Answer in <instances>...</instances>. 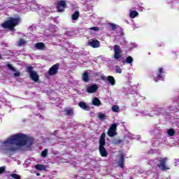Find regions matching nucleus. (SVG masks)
I'll return each instance as SVG.
<instances>
[{
	"instance_id": "obj_1",
	"label": "nucleus",
	"mask_w": 179,
	"mask_h": 179,
	"mask_svg": "<svg viewBox=\"0 0 179 179\" xmlns=\"http://www.w3.org/2000/svg\"><path fill=\"white\" fill-rule=\"evenodd\" d=\"M26 145H33V139L24 134H17L3 142V150L5 152H15L19 150L17 146H26Z\"/></svg>"
},
{
	"instance_id": "obj_2",
	"label": "nucleus",
	"mask_w": 179,
	"mask_h": 179,
	"mask_svg": "<svg viewBox=\"0 0 179 179\" xmlns=\"http://www.w3.org/2000/svg\"><path fill=\"white\" fill-rule=\"evenodd\" d=\"M99 155L101 157H107L108 156V151L106 149V133L101 134L99 141Z\"/></svg>"
},
{
	"instance_id": "obj_3",
	"label": "nucleus",
	"mask_w": 179,
	"mask_h": 179,
	"mask_svg": "<svg viewBox=\"0 0 179 179\" xmlns=\"http://www.w3.org/2000/svg\"><path fill=\"white\" fill-rule=\"evenodd\" d=\"M19 23H20V17H11L4 23L1 24V27H3V29H9V30H13L15 26H17Z\"/></svg>"
},
{
	"instance_id": "obj_4",
	"label": "nucleus",
	"mask_w": 179,
	"mask_h": 179,
	"mask_svg": "<svg viewBox=\"0 0 179 179\" xmlns=\"http://www.w3.org/2000/svg\"><path fill=\"white\" fill-rule=\"evenodd\" d=\"M156 169H159L161 171H169L170 166L167 165L168 157H161L156 159Z\"/></svg>"
},
{
	"instance_id": "obj_5",
	"label": "nucleus",
	"mask_w": 179,
	"mask_h": 179,
	"mask_svg": "<svg viewBox=\"0 0 179 179\" xmlns=\"http://www.w3.org/2000/svg\"><path fill=\"white\" fill-rule=\"evenodd\" d=\"M15 8V9H17L18 12H20L22 10H24L25 9H37V8H38V6L34 3L27 6V4L24 3L19 4L18 6H16Z\"/></svg>"
},
{
	"instance_id": "obj_6",
	"label": "nucleus",
	"mask_w": 179,
	"mask_h": 179,
	"mask_svg": "<svg viewBox=\"0 0 179 179\" xmlns=\"http://www.w3.org/2000/svg\"><path fill=\"white\" fill-rule=\"evenodd\" d=\"M115 59H121L122 58V50L118 45H115L113 48Z\"/></svg>"
},
{
	"instance_id": "obj_7",
	"label": "nucleus",
	"mask_w": 179,
	"mask_h": 179,
	"mask_svg": "<svg viewBox=\"0 0 179 179\" xmlns=\"http://www.w3.org/2000/svg\"><path fill=\"white\" fill-rule=\"evenodd\" d=\"M155 82H159V80H164V71L163 68H159L157 72V76L154 78Z\"/></svg>"
},
{
	"instance_id": "obj_8",
	"label": "nucleus",
	"mask_w": 179,
	"mask_h": 179,
	"mask_svg": "<svg viewBox=\"0 0 179 179\" xmlns=\"http://www.w3.org/2000/svg\"><path fill=\"white\" fill-rule=\"evenodd\" d=\"M117 124L113 123L110 127L109 128L108 131V136L113 137V136H115V135H117Z\"/></svg>"
},
{
	"instance_id": "obj_9",
	"label": "nucleus",
	"mask_w": 179,
	"mask_h": 179,
	"mask_svg": "<svg viewBox=\"0 0 179 179\" xmlns=\"http://www.w3.org/2000/svg\"><path fill=\"white\" fill-rule=\"evenodd\" d=\"M101 79L104 81L108 80V82L110 83L111 86H115V79H114V77L111 76H101Z\"/></svg>"
},
{
	"instance_id": "obj_10",
	"label": "nucleus",
	"mask_w": 179,
	"mask_h": 179,
	"mask_svg": "<svg viewBox=\"0 0 179 179\" xmlns=\"http://www.w3.org/2000/svg\"><path fill=\"white\" fill-rule=\"evenodd\" d=\"M57 8L59 12H64V10H65V8H66V1H58Z\"/></svg>"
},
{
	"instance_id": "obj_11",
	"label": "nucleus",
	"mask_w": 179,
	"mask_h": 179,
	"mask_svg": "<svg viewBox=\"0 0 179 179\" xmlns=\"http://www.w3.org/2000/svg\"><path fill=\"white\" fill-rule=\"evenodd\" d=\"M59 69V64H56L53 65L48 71V74L50 75V76H52L58 73V69Z\"/></svg>"
},
{
	"instance_id": "obj_12",
	"label": "nucleus",
	"mask_w": 179,
	"mask_h": 179,
	"mask_svg": "<svg viewBox=\"0 0 179 179\" xmlns=\"http://www.w3.org/2000/svg\"><path fill=\"white\" fill-rule=\"evenodd\" d=\"M99 90L97 85H87L85 90L87 93H96Z\"/></svg>"
},
{
	"instance_id": "obj_13",
	"label": "nucleus",
	"mask_w": 179,
	"mask_h": 179,
	"mask_svg": "<svg viewBox=\"0 0 179 179\" xmlns=\"http://www.w3.org/2000/svg\"><path fill=\"white\" fill-rule=\"evenodd\" d=\"M117 165L120 169H125V155L124 154L120 155V159L117 161Z\"/></svg>"
},
{
	"instance_id": "obj_14",
	"label": "nucleus",
	"mask_w": 179,
	"mask_h": 179,
	"mask_svg": "<svg viewBox=\"0 0 179 179\" xmlns=\"http://www.w3.org/2000/svg\"><path fill=\"white\" fill-rule=\"evenodd\" d=\"M88 45L90 47H92V48H99V47H100V41L96 39H90Z\"/></svg>"
},
{
	"instance_id": "obj_15",
	"label": "nucleus",
	"mask_w": 179,
	"mask_h": 179,
	"mask_svg": "<svg viewBox=\"0 0 179 179\" xmlns=\"http://www.w3.org/2000/svg\"><path fill=\"white\" fill-rule=\"evenodd\" d=\"M29 76L34 82H38V74H37L36 71L31 72V74H29Z\"/></svg>"
},
{
	"instance_id": "obj_16",
	"label": "nucleus",
	"mask_w": 179,
	"mask_h": 179,
	"mask_svg": "<svg viewBox=\"0 0 179 179\" xmlns=\"http://www.w3.org/2000/svg\"><path fill=\"white\" fill-rule=\"evenodd\" d=\"M78 106L83 110H85V111H89L90 107H89V106H87V103H85L83 101H80V102H79Z\"/></svg>"
},
{
	"instance_id": "obj_17",
	"label": "nucleus",
	"mask_w": 179,
	"mask_h": 179,
	"mask_svg": "<svg viewBox=\"0 0 179 179\" xmlns=\"http://www.w3.org/2000/svg\"><path fill=\"white\" fill-rule=\"evenodd\" d=\"M92 103L93 104V106H101V101H100V99H99V98L97 97H94L92 99Z\"/></svg>"
},
{
	"instance_id": "obj_18",
	"label": "nucleus",
	"mask_w": 179,
	"mask_h": 179,
	"mask_svg": "<svg viewBox=\"0 0 179 179\" xmlns=\"http://www.w3.org/2000/svg\"><path fill=\"white\" fill-rule=\"evenodd\" d=\"M36 50H45V45L43 43H38L35 44Z\"/></svg>"
},
{
	"instance_id": "obj_19",
	"label": "nucleus",
	"mask_w": 179,
	"mask_h": 179,
	"mask_svg": "<svg viewBox=\"0 0 179 179\" xmlns=\"http://www.w3.org/2000/svg\"><path fill=\"white\" fill-rule=\"evenodd\" d=\"M35 169H36V170H39V171H43L45 170V166L38 164L35 166Z\"/></svg>"
},
{
	"instance_id": "obj_20",
	"label": "nucleus",
	"mask_w": 179,
	"mask_h": 179,
	"mask_svg": "<svg viewBox=\"0 0 179 179\" xmlns=\"http://www.w3.org/2000/svg\"><path fill=\"white\" fill-rule=\"evenodd\" d=\"M72 20H78L79 19V11H76L71 17Z\"/></svg>"
},
{
	"instance_id": "obj_21",
	"label": "nucleus",
	"mask_w": 179,
	"mask_h": 179,
	"mask_svg": "<svg viewBox=\"0 0 179 179\" xmlns=\"http://www.w3.org/2000/svg\"><path fill=\"white\" fill-rule=\"evenodd\" d=\"M138 15H139V13H138V12H136L135 10H132L130 12L129 16H130V17H131V19H134V17H136V16H138Z\"/></svg>"
},
{
	"instance_id": "obj_22",
	"label": "nucleus",
	"mask_w": 179,
	"mask_h": 179,
	"mask_svg": "<svg viewBox=\"0 0 179 179\" xmlns=\"http://www.w3.org/2000/svg\"><path fill=\"white\" fill-rule=\"evenodd\" d=\"M83 80L84 82H89V73L87 72L83 73Z\"/></svg>"
},
{
	"instance_id": "obj_23",
	"label": "nucleus",
	"mask_w": 179,
	"mask_h": 179,
	"mask_svg": "<svg viewBox=\"0 0 179 179\" xmlns=\"http://www.w3.org/2000/svg\"><path fill=\"white\" fill-rule=\"evenodd\" d=\"M167 134L169 136H174L176 135V131L173 129H169L167 131Z\"/></svg>"
},
{
	"instance_id": "obj_24",
	"label": "nucleus",
	"mask_w": 179,
	"mask_h": 179,
	"mask_svg": "<svg viewBox=\"0 0 179 179\" xmlns=\"http://www.w3.org/2000/svg\"><path fill=\"white\" fill-rule=\"evenodd\" d=\"M112 111H113V113H118L120 111V106H118L117 105L113 106Z\"/></svg>"
},
{
	"instance_id": "obj_25",
	"label": "nucleus",
	"mask_w": 179,
	"mask_h": 179,
	"mask_svg": "<svg viewBox=\"0 0 179 179\" xmlns=\"http://www.w3.org/2000/svg\"><path fill=\"white\" fill-rule=\"evenodd\" d=\"M126 62L127 64H131L132 62H134V58H132V57L129 56L126 58Z\"/></svg>"
},
{
	"instance_id": "obj_26",
	"label": "nucleus",
	"mask_w": 179,
	"mask_h": 179,
	"mask_svg": "<svg viewBox=\"0 0 179 179\" xmlns=\"http://www.w3.org/2000/svg\"><path fill=\"white\" fill-rule=\"evenodd\" d=\"M115 71L116 73H122V69H121V67H120V66H115Z\"/></svg>"
},
{
	"instance_id": "obj_27",
	"label": "nucleus",
	"mask_w": 179,
	"mask_h": 179,
	"mask_svg": "<svg viewBox=\"0 0 179 179\" xmlns=\"http://www.w3.org/2000/svg\"><path fill=\"white\" fill-rule=\"evenodd\" d=\"M9 176L10 177H12V178H14V179H20V176H19L17 173H11Z\"/></svg>"
},
{
	"instance_id": "obj_28",
	"label": "nucleus",
	"mask_w": 179,
	"mask_h": 179,
	"mask_svg": "<svg viewBox=\"0 0 179 179\" xmlns=\"http://www.w3.org/2000/svg\"><path fill=\"white\" fill-rule=\"evenodd\" d=\"M98 117L99 120H106V117H107V115L104 113H100Z\"/></svg>"
},
{
	"instance_id": "obj_29",
	"label": "nucleus",
	"mask_w": 179,
	"mask_h": 179,
	"mask_svg": "<svg viewBox=\"0 0 179 179\" xmlns=\"http://www.w3.org/2000/svg\"><path fill=\"white\" fill-rule=\"evenodd\" d=\"M48 153V150L45 149V150L41 152V156H42V157H47Z\"/></svg>"
},
{
	"instance_id": "obj_30",
	"label": "nucleus",
	"mask_w": 179,
	"mask_h": 179,
	"mask_svg": "<svg viewBox=\"0 0 179 179\" xmlns=\"http://www.w3.org/2000/svg\"><path fill=\"white\" fill-rule=\"evenodd\" d=\"M26 44V41H24V39H20L18 41V45H24Z\"/></svg>"
},
{
	"instance_id": "obj_31",
	"label": "nucleus",
	"mask_w": 179,
	"mask_h": 179,
	"mask_svg": "<svg viewBox=\"0 0 179 179\" xmlns=\"http://www.w3.org/2000/svg\"><path fill=\"white\" fill-rule=\"evenodd\" d=\"M7 66L8 69L13 71V72H16V69L13 68V66H12V64H8Z\"/></svg>"
},
{
	"instance_id": "obj_32",
	"label": "nucleus",
	"mask_w": 179,
	"mask_h": 179,
	"mask_svg": "<svg viewBox=\"0 0 179 179\" xmlns=\"http://www.w3.org/2000/svg\"><path fill=\"white\" fill-rule=\"evenodd\" d=\"M110 27L112 29V30H117V28L118 26L114 24H110Z\"/></svg>"
},
{
	"instance_id": "obj_33",
	"label": "nucleus",
	"mask_w": 179,
	"mask_h": 179,
	"mask_svg": "<svg viewBox=\"0 0 179 179\" xmlns=\"http://www.w3.org/2000/svg\"><path fill=\"white\" fill-rule=\"evenodd\" d=\"M5 170H6V166L0 167V174H3V173H5Z\"/></svg>"
},
{
	"instance_id": "obj_34",
	"label": "nucleus",
	"mask_w": 179,
	"mask_h": 179,
	"mask_svg": "<svg viewBox=\"0 0 179 179\" xmlns=\"http://www.w3.org/2000/svg\"><path fill=\"white\" fill-rule=\"evenodd\" d=\"M89 30H94V31H99V27H93L89 29Z\"/></svg>"
},
{
	"instance_id": "obj_35",
	"label": "nucleus",
	"mask_w": 179,
	"mask_h": 179,
	"mask_svg": "<svg viewBox=\"0 0 179 179\" xmlns=\"http://www.w3.org/2000/svg\"><path fill=\"white\" fill-rule=\"evenodd\" d=\"M32 70H33V67L32 66H28L27 67V72L29 73V75L31 74V72H34Z\"/></svg>"
},
{
	"instance_id": "obj_36",
	"label": "nucleus",
	"mask_w": 179,
	"mask_h": 179,
	"mask_svg": "<svg viewBox=\"0 0 179 179\" xmlns=\"http://www.w3.org/2000/svg\"><path fill=\"white\" fill-rule=\"evenodd\" d=\"M66 113H73V109H72L71 108H66Z\"/></svg>"
},
{
	"instance_id": "obj_37",
	"label": "nucleus",
	"mask_w": 179,
	"mask_h": 179,
	"mask_svg": "<svg viewBox=\"0 0 179 179\" xmlns=\"http://www.w3.org/2000/svg\"><path fill=\"white\" fill-rule=\"evenodd\" d=\"M14 76H17V77L20 76V73H19V72L14 73Z\"/></svg>"
},
{
	"instance_id": "obj_38",
	"label": "nucleus",
	"mask_w": 179,
	"mask_h": 179,
	"mask_svg": "<svg viewBox=\"0 0 179 179\" xmlns=\"http://www.w3.org/2000/svg\"><path fill=\"white\" fill-rule=\"evenodd\" d=\"M73 113H66L65 115H73Z\"/></svg>"
},
{
	"instance_id": "obj_39",
	"label": "nucleus",
	"mask_w": 179,
	"mask_h": 179,
	"mask_svg": "<svg viewBox=\"0 0 179 179\" xmlns=\"http://www.w3.org/2000/svg\"><path fill=\"white\" fill-rule=\"evenodd\" d=\"M121 142H122V141H121V140H117L116 143H121Z\"/></svg>"
},
{
	"instance_id": "obj_40",
	"label": "nucleus",
	"mask_w": 179,
	"mask_h": 179,
	"mask_svg": "<svg viewBox=\"0 0 179 179\" xmlns=\"http://www.w3.org/2000/svg\"><path fill=\"white\" fill-rule=\"evenodd\" d=\"M131 75L129 73H128V78H129V80H131Z\"/></svg>"
},
{
	"instance_id": "obj_41",
	"label": "nucleus",
	"mask_w": 179,
	"mask_h": 179,
	"mask_svg": "<svg viewBox=\"0 0 179 179\" xmlns=\"http://www.w3.org/2000/svg\"><path fill=\"white\" fill-rule=\"evenodd\" d=\"M50 10H51V9H50V8H47V12H50Z\"/></svg>"
},
{
	"instance_id": "obj_42",
	"label": "nucleus",
	"mask_w": 179,
	"mask_h": 179,
	"mask_svg": "<svg viewBox=\"0 0 179 179\" xmlns=\"http://www.w3.org/2000/svg\"><path fill=\"white\" fill-rule=\"evenodd\" d=\"M0 58H1V55H0Z\"/></svg>"
}]
</instances>
